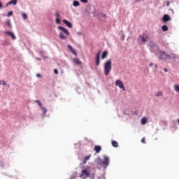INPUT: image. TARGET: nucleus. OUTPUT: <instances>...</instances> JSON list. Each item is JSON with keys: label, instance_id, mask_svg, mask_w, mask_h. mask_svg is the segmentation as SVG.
Returning a JSON list of instances; mask_svg holds the SVG:
<instances>
[{"label": "nucleus", "instance_id": "obj_13", "mask_svg": "<svg viewBox=\"0 0 179 179\" xmlns=\"http://www.w3.org/2000/svg\"><path fill=\"white\" fill-rule=\"evenodd\" d=\"M94 150H95L96 153H100V152H101V146L94 145Z\"/></svg>", "mask_w": 179, "mask_h": 179}, {"label": "nucleus", "instance_id": "obj_42", "mask_svg": "<svg viewBox=\"0 0 179 179\" xmlns=\"http://www.w3.org/2000/svg\"><path fill=\"white\" fill-rule=\"evenodd\" d=\"M150 66H153V63H150Z\"/></svg>", "mask_w": 179, "mask_h": 179}, {"label": "nucleus", "instance_id": "obj_31", "mask_svg": "<svg viewBox=\"0 0 179 179\" xmlns=\"http://www.w3.org/2000/svg\"><path fill=\"white\" fill-rule=\"evenodd\" d=\"M141 143H146V138H145V137H143V138L141 139Z\"/></svg>", "mask_w": 179, "mask_h": 179}, {"label": "nucleus", "instance_id": "obj_25", "mask_svg": "<svg viewBox=\"0 0 179 179\" xmlns=\"http://www.w3.org/2000/svg\"><path fill=\"white\" fill-rule=\"evenodd\" d=\"M35 102L37 103V104L39 106V107H43V104L41 103V102L40 101L36 100Z\"/></svg>", "mask_w": 179, "mask_h": 179}, {"label": "nucleus", "instance_id": "obj_43", "mask_svg": "<svg viewBox=\"0 0 179 179\" xmlns=\"http://www.w3.org/2000/svg\"><path fill=\"white\" fill-rule=\"evenodd\" d=\"M155 67L157 68V65H155Z\"/></svg>", "mask_w": 179, "mask_h": 179}, {"label": "nucleus", "instance_id": "obj_10", "mask_svg": "<svg viewBox=\"0 0 179 179\" xmlns=\"http://www.w3.org/2000/svg\"><path fill=\"white\" fill-rule=\"evenodd\" d=\"M67 47H68L69 50L71 51V52H72V54L73 55H76V56L78 55V53L76 52V50H75V49H73V48L71 45H68Z\"/></svg>", "mask_w": 179, "mask_h": 179}, {"label": "nucleus", "instance_id": "obj_35", "mask_svg": "<svg viewBox=\"0 0 179 179\" xmlns=\"http://www.w3.org/2000/svg\"><path fill=\"white\" fill-rule=\"evenodd\" d=\"M80 2H83V3H87V0H80Z\"/></svg>", "mask_w": 179, "mask_h": 179}, {"label": "nucleus", "instance_id": "obj_32", "mask_svg": "<svg viewBox=\"0 0 179 179\" xmlns=\"http://www.w3.org/2000/svg\"><path fill=\"white\" fill-rule=\"evenodd\" d=\"M12 15H13V11L8 12V16H12Z\"/></svg>", "mask_w": 179, "mask_h": 179}, {"label": "nucleus", "instance_id": "obj_8", "mask_svg": "<svg viewBox=\"0 0 179 179\" xmlns=\"http://www.w3.org/2000/svg\"><path fill=\"white\" fill-rule=\"evenodd\" d=\"M101 54V52L99 51L96 55V66H99L100 65V55Z\"/></svg>", "mask_w": 179, "mask_h": 179}, {"label": "nucleus", "instance_id": "obj_41", "mask_svg": "<svg viewBox=\"0 0 179 179\" xmlns=\"http://www.w3.org/2000/svg\"><path fill=\"white\" fill-rule=\"evenodd\" d=\"M36 59H38V61H41V59L36 57Z\"/></svg>", "mask_w": 179, "mask_h": 179}, {"label": "nucleus", "instance_id": "obj_4", "mask_svg": "<svg viewBox=\"0 0 179 179\" xmlns=\"http://www.w3.org/2000/svg\"><path fill=\"white\" fill-rule=\"evenodd\" d=\"M115 86L120 87V89H122L124 92H125V87H124V83L121 82L120 80H117L115 83Z\"/></svg>", "mask_w": 179, "mask_h": 179}, {"label": "nucleus", "instance_id": "obj_11", "mask_svg": "<svg viewBox=\"0 0 179 179\" xmlns=\"http://www.w3.org/2000/svg\"><path fill=\"white\" fill-rule=\"evenodd\" d=\"M63 23H64V24H66V26H67V27L72 29L73 25H72V23H71V22H69L66 20H63Z\"/></svg>", "mask_w": 179, "mask_h": 179}, {"label": "nucleus", "instance_id": "obj_18", "mask_svg": "<svg viewBox=\"0 0 179 179\" xmlns=\"http://www.w3.org/2000/svg\"><path fill=\"white\" fill-rule=\"evenodd\" d=\"M107 55H108V52L107 51H104L102 53V56H101L102 59H104V58H107Z\"/></svg>", "mask_w": 179, "mask_h": 179}, {"label": "nucleus", "instance_id": "obj_15", "mask_svg": "<svg viewBox=\"0 0 179 179\" xmlns=\"http://www.w3.org/2000/svg\"><path fill=\"white\" fill-rule=\"evenodd\" d=\"M90 157H92V155H90L85 157V159H84V160H83V164H86L87 160H90Z\"/></svg>", "mask_w": 179, "mask_h": 179}, {"label": "nucleus", "instance_id": "obj_37", "mask_svg": "<svg viewBox=\"0 0 179 179\" xmlns=\"http://www.w3.org/2000/svg\"><path fill=\"white\" fill-rule=\"evenodd\" d=\"M166 6H170V1H166Z\"/></svg>", "mask_w": 179, "mask_h": 179}, {"label": "nucleus", "instance_id": "obj_27", "mask_svg": "<svg viewBox=\"0 0 179 179\" xmlns=\"http://www.w3.org/2000/svg\"><path fill=\"white\" fill-rule=\"evenodd\" d=\"M175 90L179 92V85L177 84L175 85Z\"/></svg>", "mask_w": 179, "mask_h": 179}, {"label": "nucleus", "instance_id": "obj_40", "mask_svg": "<svg viewBox=\"0 0 179 179\" xmlns=\"http://www.w3.org/2000/svg\"><path fill=\"white\" fill-rule=\"evenodd\" d=\"M2 8V2L0 1V9Z\"/></svg>", "mask_w": 179, "mask_h": 179}, {"label": "nucleus", "instance_id": "obj_3", "mask_svg": "<svg viewBox=\"0 0 179 179\" xmlns=\"http://www.w3.org/2000/svg\"><path fill=\"white\" fill-rule=\"evenodd\" d=\"M159 55V59H169V58H170V55L166 54V52L163 51H160Z\"/></svg>", "mask_w": 179, "mask_h": 179}, {"label": "nucleus", "instance_id": "obj_20", "mask_svg": "<svg viewBox=\"0 0 179 179\" xmlns=\"http://www.w3.org/2000/svg\"><path fill=\"white\" fill-rule=\"evenodd\" d=\"M112 145L113 148H118V143L115 141H112Z\"/></svg>", "mask_w": 179, "mask_h": 179}, {"label": "nucleus", "instance_id": "obj_9", "mask_svg": "<svg viewBox=\"0 0 179 179\" xmlns=\"http://www.w3.org/2000/svg\"><path fill=\"white\" fill-rule=\"evenodd\" d=\"M59 30H62V31H63V33H65V34L66 36H69L70 33L69 31H68V29H66V28H64V27L62 26H59L58 27Z\"/></svg>", "mask_w": 179, "mask_h": 179}, {"label": "nucleus", "instance_id": "obj_29", "mask_svg": "<svg viewBox=\"0 0 179 179\" xmlns=\"http://www.w3.org/2000/svg\"><path fill=\"white\" fill-rule=\"evenodd\" d=\"M22 17H23V19H24V20H26V19H27V14H26V13H23L22 14Z\"/></svg>", "mask_w": 179, "mask_h": 179}, {"label": "nucleus", "instance_id": "obj_28", "mask_svg": "<svg viewBox=\"0 0 179 179\" xmlns=\"http://www.w3.org/2000/svg\"><path fill=\"white\" fill-rule=\"evenodd\" d=\"M56 23H57V24H61V20L59 18H56Z\"/></svg>", "mask_w": 179, "mask_h": 179}, {"label": "nucleus", "instance_id": "obj_36", "mask_svg": "<svg viewBox=\"0 0 179 179\" xmlns=\"http://www.w3.org/2000/svg\"><path fill=\"white\" fill-rule=\"evenodd\" d=\"M54 73L56 74V75H58V70L56 69L54 70Z\"/></svg>", "mask_w": 179, "mask_h": 179}, {"label": "nucleus", "instance_id": "obj_33", "mask_svg": "<svg viewBox=\"0 0 179 179\" xmlns=\"http://www.w3.org/2000/svg\"><path fill=\"white\" fill-rule=\"evenodd\" d=\"M7 24L9 27H12V24H10V21H8L7 22Z\"/></svg>", "mask_w": 179, "mask_h": 179}, {"label": "nucleus", "instance_id": "obj_30", "mask_svg": "<svg viewBox=\"0 0 179 179\" xmlns=\"http://www.w3.org/2000/svg\"><path fill=\"white\" fill-rule=\"evenodd\" d=\"M1 85H3V86H6V81L1 80Z\"/></svg>", "mask_w": 179, "mask_h": 179}, {"label": "nucleus", "instance_id": "obj_24", "mask_svg": "<svg viewBox=\"0 0 179 179\" xmlns=\"http://www.w3.org/2000/svg\"><path fill=\"white\" fill-rule=\"evenodd\" d=\"M157 97H160L163 96V92H159L156 94Z\"/></svg>", "mask_w": 179, "mask_h": 179}, {"label": "nucleus", "instance_id": "obj_34", "mask_svg": "<svg viewBox=\"0 0 179 179\" xmlns=\"http://www.w3.org/2000/svg\"><path fill=\"white\" fill-rule=\"evenodd\" d=\"M55 16H56V19H59V13H57L55 14Z\"/></svg>", "mask_w": 179, "mask_h": 179}, {"label": "nucleus", "instance_id": "obj_14", "mask_svg": "<svg viewBox=\"0 0 179 179\" xmlns=\"http://www.w3.org/2000/svg\"><path fill=\"white\" fill-rule=\"evenodd\" d=\"M17 3V0H11L6 3V6H9V5H16Z\"/></svg>", "mask_w": 179, "mask_h": 179}, {"label": "nucleus", "instance_id": "obj_45", "mask_svg": "<svg viewBox=\"0 0 179 179\" xmlns=\"http://www.w3.org/2000/svg\"><path fill=\"white\" fill-rule=\"evenodd\" d=\"M1 81H0V85H1Z\"/></svg>", "mask_w": 179, "mask_h": 179}, {"label": "nucleus", "instance_id": "obj_21", "mask_svg": "<svg viewBox=\"0 0 179 179\" xmlns=\"http://www.w3.org/2000/svg\"><path fill=\"white\" fill-rule=\"evenodd\" d=\"M162 29L163 31H167V30H169V27H167V25H163L162 27Z\"/></svg>", "mask_w": 179, "mask_h": 179}, {"label": "nucleus", "instance_id": "obj_1", "mask_svg": "<svg viewBox=\"0 0 179 179\" xmlns=\"http://www.w3.org/2000/svg\"><path fill=\"white\" fill-rule=\"evenodd\" d=\"M111 59H109L104 64V74L106 76H108V75H110V72H111Z\"/></svg>", "mask_w": 179, "mask_h": 179}, {"label": "nucleus", "instance_id": "obj_16", "mask_svg": "<svg viewBox=\"0 0 179 179\" xmlns=\"http://www.w3.org/2000/svg\"><path fill=\"white\" fill-rule=\"evenodd\" d=\"M59 38H61L62 40H66V36L64 34V33L60 32L59 34Z\"/></svg>", "mask_w": 179, "mask_h": 179}, {"label": "nucleus", "instance_id": "obj_19", "mask_svg": "<svg viewBox=\"0 0 179 179\" xmlns=\"http://www.w3.org/2000/svg\"><path fill=\"white\" fill-rule=\"evenodd\" d=\"M146 122H148V118H146V117H143V118L141 119V124H142L143 125H145V124H146Z\"/></svg>", "mask_w": 179, "mask_h": 179}, {"label": "nucleus", "instance_id": "obj_7", "mask_svg": "<svg viewBox=\"0 0 179 179\" xmlns=\"http://www.w3.org/2000/svg\"><path fill=\"white\" fill-rule=\"evenodd\" d=\"M170 20H171L170 15H169L168 14L164 15L163 18H162V22L166 23L167 22H170Z\"/></svg>", "mask_w": 179, "mask_h": 179}, {"label": "nucleus", "instance_id": "obj_23", "mask_svg": "<svg viewBox=\"0 0 179 179\" xmlns=\"http://www.w3.org/2000/svg\"><path fill=\"white\" fill-rule=\"evenodd\" d=\"M149 45H150V47L153 48L156 45V44L155 43V42L150 41Z\"/></svg>", "mask_w": 179, "mask_h": 179}, {"label": "nucleus", "instance_id": "obj_2", "mask_svg": "<svg viewBox=\"0 0 179 179\" xmlns=\"http://www.w3.org/2000/svg\"><path fill=\"white\" fill-rule=\"evenodd\" d=\"M138 41L141 44H146L147 41H149V36L146 34H143L138 36Z\"/></svg>", "mask_w": 179, "mask_h": 179}, {"label": "nucleus", "instance_id": "obj_39", "mask_svg": "<svg viewBox=\"0 0 179 179\" xmlns=\"http://www.w3.org/2000/svg\"><path fill=\"white\" fill-rule=\"evenodd\" d=\"M164 72H169V70L167 69H164Z\"/></svg>", "mask_w": 179, "mask_h": 179}, {"label": "nucleus", "instance_id": "obj_17", "mask_svg": "<svg viewBox=\"0 0 179 179\" xmlns=\"http://www.w3.org/2000/svg\"><path fill=\"white\" fill-rule=\"evenodd\" d=\"M73 62L77 65H82V62L78 58L73 59Z\"/></svg>", "mask_w": 179, "mask_h": 179}, {"label": "nucleus", "instance_id": "obj_12", "mask_svg": "<svg viewBox=\"0 0 179 179\" xmlns=\"http://www.w3.org/2000/svg\"><path fill=\"white\" fill-rule=\"evenodd\" d=\"M6 34H7L8 36H10L12 40H16V36H15V34L13 32L6 31Z\"/></svg>", "mask_w": 179, "mask_h": 179}, {"label": "nucleus", "instance_id": "obj_26", "mask_svg": "<svg viewBox=\"0 0 179 179\" xmlns=\"http://www.w3.org/2000/svg\"><path fill=\"white\" fill-rule=\"evenodd\" d=\"M41 108L43 114H46L47 113V109L45 108L42 106V107H41Z\"/></svg>", "mask_w": 179, "mask_h": 179}, {"label": "nucleus", "instance_id": "obj_22", "mask_svg": "<svg viewBox=\"0 0 179 179\" xmlns=\"http://www.w3.org/2000/svg\"><path fill=\"white\" fill-rule=\"evenodd\" d=\"M73 6H79L80 3L78 1H74L73 3Z\"/></svg>", "mask_w": 179, "mask_h": 179}, {"label": "nucleus", "instance_id": "obj_44", "mask_svg": "<svg viewBox=\"0 0 179 179\" xmlns=\"http://www.w3.org/2000/svg\"><path fill=\"white\" fill-rule=\"evenodd\" d=\"M178 124H179V119H178Z\"/></svg>", "mask_w": 179, "mask_h": 179}, {"label": "nucleus", "instance_id": "obj_38", "mask_svg": "<svg viewBox=\"0 0 179 179\" xmlns=\"http://www.w3.org/2000/svg\"><path fill=\"white\" fill-rule=\"evenodd\" d=\"M37 78H41V74H36Z\"/></svg>", "mask_w": 179, "mask_h": 179}, {"label": "nucleus", "instance_id": "obj_5", "mask_svg": "<svg viewBox=\"0 0 179 179\" xmlns=\"http://www.w3.org/2000/svg\"><path fill=\"white\" fill-rule=\"evenodd\" d=\"M90 177V171H87V169H84L81 172L80 177Z\"/></svg>", "mask_w": 179, "mask_h": 179}, {"label": "nucleus", "instance_id": "obj_6", "mask_svg": "<svg viewBox=\"0 0 179 179\" xmlns=\"http://www.w3.org/2000/svg\"><path fill=\"white\" fill-rule=\"evenodd\" d=\"M109 163H110V158L107 156H104L103 161L102 162V164L107 166H108Z\"/></svg>", "mask_w": 179, "mask_h": 179}]
</instances>
